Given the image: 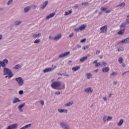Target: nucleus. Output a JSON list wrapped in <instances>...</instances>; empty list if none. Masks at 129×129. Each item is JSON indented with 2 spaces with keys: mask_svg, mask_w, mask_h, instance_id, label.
Segmentation results:
<instances>
[{
  "mask_svg": "<svg viewBox=\"0 0 129 129\" xmlns=\"http://www.w3.org/2000/svg\"><path fill=\"white\" fill-rule=\"evenodd\" d=\"M51 87L53 89L63 90V89H65V84H61L60 81H54L51 84Z\"/></svg>",
  "mask_w": 129,
  "mask_h": 129,
  "instance_id": "f257e3e1",
  "label": "nucleus"
},
{
  "mask_svg": "<svg viewBox=\"0 0 129 129\" xmlns=\"http://www.w3.org/2000/svg\"><path fill=\"white\" fill-rule=\"evenodd\" d=\"M3 74L4 75H6L5 78H8V79H11L14 76V74L12 72V70L6 67L3 69Z\"/></svg>",
  "mask_w": 129,
  "mask_h": 129,
  "instance_id": "f03ea898",
  "label": "nucleus"
},
{
  "mask_svg": "<svg viewBox=\"0 0 129 129\" xmlns=\"http://www.w3.org/2000/svg\"><path fill=\"white\" fill-rule=\"evenodd\" d=\"M9 64V60L7 58L4 59L3 61H0V69L1 67H3V69Z\"/></svg>",
  "mask_w": 129,
  "mask_h": 129,
  "instance_id": "7ed1b4c3",
  "label": "nucleus"
},
{
  "mask_svg": "<svg viewBox=\"0 0 129 129\" xmlns=\"http://www.w3.org/2000/svg\"><path fill=\"white\" fill-rule=\"evenodd\" d=\"M59 125L63 129H70V126L67 122H61Z\"/></svg>",
  "mask_w": 129,
  "mask_h": 129,
  "instance_id": "20e7f679",
  "label": "nucleus"
},
{
  "mask_svg": "<svg viewBox=\"0 0 129 129\" xmlns=\"http://www.w3.org/2000/svg\"><path fill=\"white\" fill-rule=\"evenodd\" d=\"M16 81L18 83V86H23L24 85V80L21 77L16 78Z\"/></svg>",
  "mask_w": 129,
  "mask_h": 129,
  "instance_id": "39448f33",
  "label": "nucleus"
},
{
  "mask_svg": "<svg viewBox=\"0 0 129 129\" xmlns=\"http://www.w3.org/2000/svg\"><path fill=\"white\" fill-rule=\"evenodd\" d=\"M100 34H105L107 33V25H105L100 28Z\"/></svg>",
  "mask_w": 129,
  "mask_h": 129,
  "instance_id": "423d86ee",
  "label": "nucleus"
},
{
  "mask_svg": "<svg viewBox=\"0 0 129 129\" xmlns=\"http://www.w3.org/2000/svg\"><path fill=\"white\" fill-rule=\"evenodd\" d=\"M111 119H112V117L111 116L104 115L103 117V121H104V122H105V121H109V120H111Z\"/></svg>",
  "mask_w": 129,
  "mask_h": 129,
  "instance_id": "0eeeda50",
  "label": "nucleus"
},
{
  "mask_svg": "<svg viewBox=\"0 0 129 129\" xmlns=\"http://www.w3.org/2000/svg\"><path fill=\"white\" fill-rule=\"evenodd\" d=\"M69 55H70V51H67L63 53L59 54V58H64V57L69 56Z\"/></svg>",
  "mask_w": 129,
  "mask_h": 129,
  "instance_id": "6e6552de",
  "label": "nucleus"
},
{
  "mask_svg": "<svg viewBox=\"0 0 129 129\" xmlns=\"http://www.w3.org/2000/svg\"><path fill=\"white\" fill-rule=\"evenodd\" d=\"M18 128V124L14 123L11 125H10L7 129H17Z\"/></svg>",
  "mask_w": 129,
  "mask_h": 129,
  "instance_id": "1a4fd4ad",
  "label": "nucleus"
},
{
  "mask_svg": "<svg viewBox=\"0 0 129 129\" xmlns=\"http://www.w3.org/2000/svg\"><path fill=\"white\" fill-rule=\"evenodd\" d=\"M48 5V1H45L43 4L40 5L39 10H44Z\"/></svg>",
  "mask_w": 129,
  "mask_h": 129,
  "instance_id": "9d476101",
  "label": "nucleus"
},
{
  "mask_svg": "<svg viewBox=\"0 0 129 129\" xmlns=\"http://www.w3.org/2000/svg\"><path fill=\"white\" fill-rule=\"evenodd\" d=\"M85 92L86 93H91L92 92H93V89L91 87H88L85 89Z\"/></svg>",
  "mask_w": 129,
  "mask_h": 129,
  "instance_id": "9b49d317",
  "label": "nucleus"
},
{
  "mask_svg": "<svg viewBox=\"0 0 129 129\" xmlns=\"http://www.w3.org/2000/svg\"><path fill=\"white\" fill-rule=\"evenodd\" d=\"M57 111L59 113H67L68 110L67 109H58Z\"/></svg>",
  "mask_w": 129,
  "mask_h": 129,
  "instance_id": "f8f14e48",
  "label": "nucleus"
},
{
  "mask_svg": "<svg viewBox=\"0 0 129 129\" xmlns=\"http://www.w3.org/2000/svg\"><path fill=\"white\" fill-rule=\"evenodd\" d=\"M25 105H26V103H23L18 106V109H19V111H20V112H23V111H24V110H23V109H22V108H23V107H24V106H25Z\"/></svg>",
  "mask_w": 129,
  "mask_h": 129,
  "instance_id": "ddd939ff",
  "label": "nucleus"
},
{
  "mask_svg": "<svg viewBox=\"0 0 129 129\" xmlns=\"http://www.w3.org/2000/svg\"><path fill=\"white\" fill-rule=\"evenodd\" d=\"M53 70H54V69L52 68H47L43 70V72H44V73H47V72H51V71H53Z\"/></svg>",
  "mask_w": 129,
  "mask_h": 129,
  "instance_id": "4468645a",
  "label": "nucleus"
},
{
  "mask_svg": "<svg viewBox=\"0 0 129 129\" xmlns=\"http://www.w3.org/2000/svg\"><path fill=\"white\" fill-rule=\"evenodd\" d=\"M61 38H62V34H59L54 37H53V40H54V41H58L59 40H60V39H61Z\"/></svg>",
  "mask_w": 129,
  "mask_h": 129,
  "instance_id": "2eb2a0df",
  "label": "nucleus"
},
{
  "mask_svg": "<svg viewBox=\"0 0 129 129\" xmlns=\"http://www.w3.org/2000/svg\"><path fill=\"white\" fill-rule=\"evenodd\" d=\"M119 43H121L122 44H128L129 43V38H126L125 39L122 40Z\"/></svg>",
  "mask_w": 129,
  "mask_h": 129,
  "instance_id": "dca6fc26",
  "label": "nucleus"
},
{
  "mask_svg": "<svg viewBox=\"0 0 129 129\" xmlns=\"http://www.w3.org/2000/svg\"><path fill=\"white\" fill-rule=\"evenodd\" d=\"M21 101H22L21 100H20V99L18 97H15L14 98V100L12 102V103H13V104H15V103H18V102H21Z\"/></svg>",
  "mask_w": 129,
  "mask_h": 129,
  "instance_id": "f3484780",
  "label": "nucleus"
},
{
  "mask_svg": "<svg viewBox=\"0 0 129 129\" xmlns=\"http://www.w3.org/2000/svg\"><path fill=\"white\" fill-rule=\"evenodd\" d=\"M55 15H56L55 13L50 14L49 15L46 16V20H49V19H51V18H53L54 16H55Z\"/></svg>",
  "mask_w": 129,
  "mask_h": 129,
  "instance_id": "a211bd4d",
  "label": "nucleus"
},
{
  "mask_svg": "<svg viewBox=\"0 0 129 129\" xmlns=\"http://www.w3.org/2000/svg\"><path fill=\"white\" fill-rule=\"evenodd\" d=\"M73 103H74V102H73V101H71L70 102H68L66 105L65 106L66 107H68L69 106H71V105H72L73 104Z\"/></svg>",
  "mask_w": 129,
  "mask_h": 129,
  "instance_id": "6ab92c4d",
  "label": "nucleus"
},
{
  "mask_svg": "<svg viewBox=\"0 0 129 129\" xmlns=\"http://www.w3.org/2000/svg\"><path fill=\"white\" fill-rule=\"evenodd\" d=\"M42 35L41 34V33H38L37 34H34L33 35L32 37L33 38H34V39H37V38H40V37Z\"/></svg>",
  "mask_w": 129,
  "mask_h": 129,
  "instance_id": "aec40b11",
  "label": "nucleus"
},
{
  "mask_svg": "<svg viewBox=\"0 0 129 129\" xmlns=\"http://www.w3.org/2000/svg\"><path fill=\"white\" fill-rule=\"evenodd\" d=\"M31 10V7L30 6H27L25 7L24 9V13H28Z\"/></svg>",
  "mask_w": 129,
  "mask_h": 129,
  "instance_id": "412c9836",
  "label": "nucleus"
},
{
  "mask_svg": "<svg viewBox=\"0 0 129 129\" xmlns=\"http://www.w3.org/2000/svg\"><path fill=\"white\" fill-rule=\"evenodd\" d=\"M80 31H83V30H85L86 28V25L83 24L80 26L79 27Z\"/></svg>",
  "mask_w": 129,
  "mask_h": 129,
  "instance_id": "4be33fe9",
  "label": "nucleus"
},
{
  "mask_svg": "<svg viewBox=\"0 0 129 129\" xmlns=\"http://www.w3.org/2000/svg\"><path fill=\"white\" fill-rule=\"evenodd\" d=\"M102 72L106 73L108 72L109 71V68L108 67H105L102 69Z\"/></svg>",
  "mask_w": 129,
  "mask_h": 129,
  "instance_id": "5701e85b",
  "label": "nucleus"
},
{
  "mask_svg": "<svg viewBox=\"0 0 129 129\" xmlns=\"http://www.w3.org/2000/svg\"><path fill=\"white\" fill-rule=\"evenodd\" d=\"M22 66L21 64H17L13 68V69H16V70H18L19 69H21Z\"/></svg>",
  "mask_w": 129,
  "mask_h": 129,
  "instance_id": "b1692460",
  "label": "nucleus"
},
{
  "mask_svg": "<svg viewBox=\"0 0 129 129\" xmlns=\"http://www.w3.org/2000/svg\"><path fill=\"white\" fill-rule=\"evenodd\" d=\"M124 34V28L119 30L118 32H117V34L118 35H123Z\"/></svg>",
  "mask_w": 129,
  "mask_h": 129,
  "instance_id": "393cba45",
  "label": "nucleus"
},
{
  "mask_svg": "<svg viewBox=\"0 0 129 129\" xmlns=\"http://www.w3.org/2000/svg\"><path fill=\"white\" fill-rule=\"evenodd\" d=\"M122 123H123V119H121L119 122L117 123V126H121V125H122Z\"/></svg>",
  "mask_w": 129,
  "mask_h": 129,
  "instance_id": "a878e982",
  "label": "nucleus"
},
{
  "mask_svg": "<svg viewBox=\"0 0 129 129\" xmlns=\"http://www.w3.org/2000/svg\"><path fill=\"white\" fill-rule=\"evenodd\" d=\"M22 23H23V21H17L15 22V26H20V25H21Z\"/></svg>",
  "mask_w": 129,
  "mask_h": 129,
  "instance_id": "bb28decb",
  "label": "nucleus"
},
{
  "mask_svg": "<svg viewBox=\"0 0 129 129\" xmlns=\"http://www.w3.org/2000/svg\"><path fill=\"white\" fill-rule=\"evenodd\" d=\"M124 6H125V3H122L119 5H117L116 7V8H124Z\"/></svg>",
  "mask_w": 129,
  "mask_h": 129,
  "instance_id": "cd10ccee",
  "label": "nucleus"
},
{
  "mask_svg": "<svg viewBox=\"0 0 129 129\" xmlns=\"http://www.w3.org/2000/svg\"><path fill=\"white\" fill-rule=\"evenodd\" d=\"M87 79H90L92 78V74L90 73H88L86 74Z\"/></svg>",
  "mask_w": 129,
  "mask_h": 129,
  "instance_id": "c85d7f7f",
  "label": "nucleus"
},
{
  "mask_svg": "<svg viewBox=\"0 0 129 129\" xmlns=\"http://www.w3.org/2000/svg\"><path fill=\"white\" fill-rule=\"evenodd\" d=\"M73 71H78V70H79L80 69V67L76 66L75 67L72 68Z\"/></svg>",
  "mask_w": 129,
  "mask_h": 129,
  "instance_id": "c756f323",
  "label": "nucleus"
},
{
  "mask_svg": "<svg viewBox=\"0 0 129 129\" xmlns=\"http://www.w3.org/2000/svg\"><path fill=\"white\" fill-rule=\"evenodd\" d=\"M85 60H87V56H84L80 59V62H83L85 61Z\"/></svg>",
  "mask_w": 129,
  "mask_h": 129,
  "instance_id": "7c9ffc66",
  "label": "nucleus"
},
{
  "mask_svg": "<svg viewBox=\"0 0 129 129\" xmlns=\"http://www.w3.org/2000/svg\"><path fill=\"white\" fill-rule=\"evenodd\" d=\"M72 14V10H70L69 12H65L64 16H68V15H71Z\"/></svg>",
  "mask_w": 129,
  "mask_h": 129,
  "instance_id": "2f4dec72",
  "label": "nucleus"
},
{
  "mask_svg": "<svg viewBox=\"0 0 129 129\" xmlns=\"http://www.w3.org/2000/svg\"><path fill=\"white\" fill-rule=\"evenodd\" d=\"M122 51H124V48H123L122 46L119 47L118 49V52H121Z\"/></svg>",
  "mask_w": 129,
  "mask_h": 129,
  "instance_id": "473e14b6",
  "label": "nucleus"
},
{
  "mask_svg": "<svg viewBox=\"0 0 129 129\" xmlns=\"http://www.w3.org/2000/svg\"><path fill=\"white\" fill-rule=\"evenodd\" d=\"M118 62L120 63V64H121L122 62H123V58L122 57H119L118 60Z\"/></svg>",
  "mask_w": 129,
  "mask_h": 129,
  "instance_id": "72a5a7b5",
  "label": "nucleus"
},
{
  "mask_svg": "<svg viewBox=\"0 0 129 129\" xmlns=\"http://www.w3.org/2000/svg\"><path fill=\"white\" fill-rule=\"evenodd\" d=\"M116 75H117V72H114L110 74V76H115Z\"/></svg>",
  "mask_w": 129,
  "mask_h": 129,
  "instance_id": "f704fd0d",
  "label": "nucleus"
},
{
  "mask_svg": "<svg viewBox=\"0 0 129 129\" xmlns=\"http://www.w3.org/2000/svg\"><path fill=\"white\" fill-rule=\"evenodd\" d=\"M40 42V39H36L34 41V44H39Z\"/></svg>",
  "mask_w": 129,
  "mask_h": 129,
  "instance_id": "c9c22d12",
  "label": "nucleus"
},
{
  "mask_svg": "<svg viewBox=\"0 0 129 129\" xmlns=\"http://www.w3.org/2000/svg\"><path fill=\"white\" fill-rule=\"evenodd\" d=\"M31 125H32V124H28L26 125H25L24 126V128L26 129V128H29V127H30L31 126Z\"/></svg>",
  "mask_w": 129,
  "mask_h": 129,
  "instance_id": "e433bc0d",
  "label": "nucleus"
},
{
  "mask_svg": "<svg viewBox=\"0 0 129 129\" xmlns=\"http://www.w3.org/2000/svg\"><path fill=\"white\" fill-rule=\"evenodd\" d=\"M13 4V0H9L7 2V5L10 6V5H12Z\"/></svg>",
  "mask_w": 129,
  "mask_h": 129,
  "instance_id": "4c0bfd02",
  "label": "nucleus"
},
{
  "mask_svg": "<svg viewBox=\"0 0 129 129\" xmlns=\"http://www.w3.org/2000/svg\"><path fill=\"white\" fill-rule=\"evenodd\" d=\"M100 10H101V11H102L103 12H106V10H107V8L101 7Z\"/></svg>",
  "mask_w": 129,
  "mask_h": 129,
  "instance_id": "58836bf2",
  "label": "nucleus"
},
{
  "mask_svg": "<svg viewBox=\"0 0 129 129\" xmlns=\"http://www.w3.org/2000/svg\"><path fill=\"white\" fill-rule=\"evenodd\" d=\"M99 66H101V63L100 62H97L96 64H95V67H98Z\"/></svg>",
  "mask_w": 129,
  "mask_h": 129,
  "instance_id": "ea45409f",
  "label": "nucleus"
},
{
  "mask_svg": "<svg viewBox=\"0 0 129 129\" xmlns=\"http://www.w3.org/2000/svg\"><path fill=\"white\" fill-rule=\"evenodd\" d=\"M106 65H107V63L105 62H103L101 64V66H106Z\"/></svg>",
  "mask_w": 129,
  "mask_h": 129,
  "instance_id": "a19ab883",
  "label": "nucleus"
},
{
  "mask_svg": "<svg viewBox=\"0 0 129 129\" xmlns=\"http://www.w3.org/2000/svg\"><path fill=\"white\" fill-rule=\"evenodd\" d=\"M61 93H62V91L61 92L57 91V92H55V94L56 95H59L61 94Z\"/></svg>",
  "mask_w": 129,
  "mask_h": 129,
  "instance_id": "79ce46f5",
  "label": "nucleus"
},
{
  "mask_svg": "<svg viewBox=\"0 0 129 129\" xmlns=\"http://www.w3.org/2000/svg\"><path fill=\"white\" fill-rule=\"evenodd\" d=\"M89 48V45H87L86 46H83V49L84 50H86V49H88Z\"/></svg>",
  "mask_w": 129,
  "mask_h": 129,
  "instance_id": "37998d69",
  "label": "nucleus"
},
{
  "mask_svg": "<svg viewBox=\"0 0 129 129\" xmlns=\"http://www.w3.org/2000/svg\"><path fill=\"white\" fill-rule=\"evenodd\" d=\"M75 32H79L80 30V29L79 28H76L74 29Z\"/></svg>",
  "mask_w": 129,
  "mask_h": 129,
  "instance_id": "c03bdc74",
  "label": "nucleus"
},
{
  "mask_svg": "<svg viewBox=\"0 0 129 129\" xmlns=\"http://www.w3.org/2000/svg\"><path fill=\"white\" fill-rule=\"evenodd\" d=\"M86 41V39L84 38L81 41V43H85V41Z\"/></svg>",
  "mask_w": 129,
  "mask_h": 129,
  "instance_id": "a18cd8bd",
  "label": "nucleus"
},
{
  "mask_svg": "<svg viewBox=\"0 0 129 129\" xmlns=\"http://www.w3.org/2000/svg\"><path fill=\"white\" fill-rule=\"evenodd\" d=\"M23 93H24V91L23 90H20V91H19V94L22 95V94H23Z\"/></svg>",
  "mask_w": 129,
  "mask_h": 129,
  "instance_id": "49530a36",
  "label": "nucleus"
},
{
  "mask_svg": "<svg viewBox=\"0 0 129 129\" xmlns=\"http://www.w3.org/2000/svg\"><path fill=\"white\" fill-rule=\"evenodd\" d=\"M120 27V28H124L125 27V24H121Z\"/></svg>",
  "mask_w": 129,
  "mask_h": 129,
  "instance_id": "de8ad7c7",
  "label": "nucleus"
},
{
  "mask_svg": "<svg viewBox=\"0 0 129 129\" xmlns=\"http://www.w3.org/2000/svg\"><path fill=\"white\" fill-rule=\"evenodd\" d=\"M73 36H74V33H72L70 34L69 37L70 38H72V37H73Z\"/></svg>",
  "mask_w": 129,
  "mask_h": 129,
  "instance_id": "09e8293b",
  "label": "nucleus"
},
{
  "mask_svg": "<svg viewBox=\"0 0 129 129\" xmlns=\"http://www.w3.org/2000/svg\"><path fill=\"white\" fill-rule=\"evenodd\" d=\"M40 103H41V105H44L45 102H44L43 100H41V101H40Z\"/></svg>",
  "mask_w": 129,
  "mask_h": 129,
  "instance_id": "8fccbe9b",
  "label": "nucleus"
},
{
  "mask_svg": "<svg viewBox=\"0 0 129 129\" xmlns=\"http://www.w3.org/2000/svg\"><path fill=\"white\" fill-rule=\"evenodd\" d=\"M126 23L125 25H126V24H129V19H126L125 20Z\"/></svg>",
  "mask_w": 129,
  "mask_h": 129,
  "instance_id": "3c124183",
  "label": "nucleus"
},
{
  "mask_svg": "<svg viewBox=\"0 0 129 129\" xmlns=\"http://www.w3.org/2000/svg\"><path fill=\"white\" fill-rule=\"evenodd\" d=\"M78 8H79V5L78 4H77L75 6V9H78Z\"/></svg>",
  "mask_w": 129,
  "mask_h": 129,
  "instance_id": "603ef678",
  "label": "nucleus"
},
{
  "mask_svg": "<svg viewBox=\"0 0 129 129\" xmlns=\"http://www.w3.org/2000/svg\"><path fill=\"white\" fill-rule=\"evenodd\" d=\"M99 53H100V51L97 50L96 52V55H98V54H99Z\"/></svg>",
  "mask_w": 129,
  "mask_h": 129,
  "instance_id": "864d4df0",
  "label": "nucleus"
},
{
  "mask_svg": "<svg viewBox=\"0 0 129 129\" xmlns=\"http://www.w3.org/2000/svg\"><path fill=\"white\" fill-rule=\"evenodd\" d=\"M82 5L83 6H86V5H88V3H83Z\"/></svg>",
  "mask_w": 129,
  "mask_h": 129,
  "instance_id": "5fc2aeb1",
  "label": "nucleus"
},
{
  "mask_svg": "<svg viewBox=\"0 0 129 129\" xmlns=\"http://www.w3.org/2000/svg\"><path fill=\"white\" fill-rule=\"evenodd\" d=\"M98 71H99V70L96 69L94 71V72H95V73H97V72H98Z\"/></svg>",
  "mask_w": 129,
  "mask_h": 129,
  "instance_id": "6e6d98bb",
  "label": "nucleus"
},
{
  "mask_svg": "<svg viewBox=\"0 0 129 129\" xmlns=\"http://www.w3.org/2000/svg\"><path fill=\"white\" fill-rule=\"evenodd\" d=\"M103 100H104V101H107V98L104 97Z\"/></svg>",
  "mask_w": 129,
  "mask_h": 129,
  "instance_id": "4d7b16f0",
  "label": "nucleus"
},
{
  "mask_svg": "<svg viewBox=\"0 0 129 129\" xmlns=\"http://www.w3.org/2000/svg\"><path fill=\"white\" fill-rule=\"evenodd\" d=\"M48 38H49V40H53V37H52V36H49Z\"/></svg>",
  "mask_w": 129,
  "mask_h": 129,
  "instance_id": "13d9d810",
  "label": "nucleus"
},
{
  "mask_svg": "<svg viewBox=\"0 0 129 129\" xmlns=\"http://www.w3.org/2000/svg\"><path fill=\"white\" fill-rule=\"evenodd\" d=\"M81 47V45L79 44L77 45V48H78V49H79V48H80Z\"/></svg>",
  "mask_w": 129,
  "mask_h": 129,
  "instance_id": "bf43d9fd",
  "label": "nucleus"
},
{
  "mask_svg": "<svg viewBox=\"0 0 129 129\" xmlns=\"http://www.w3.org/2000/svg\"><path fill=\"white\" fill-rule=\"evenodd\" d=\"M113 85H116V83H117V81H113Z\"/></svg>",
  "mask_w": 129,
  "mask_h": 129,
  "instance_id": "052dcab7",
  "label": "nucleus"
},
{
  "mask_svg": "<svg viewBox=\"0 0 129 129\" xmlns=\"http://www.w3.org/2000/svg\"><path fill=\"white\" fill-rule=\"evenodd\" d=\"M3 39V35L0 34V40H2Z\"/></svg>",
  "mask_w": 129,
  "mask_h": 129,
  "instance_id": "680f3d73",
  "label": "nucleus"
},
{
  "mask_svg": "<svg viewBox=\"0 0 129 129\" xmlns=\"http://www.w3.org/2000/svg\"><path fill=\"white\" fill-rule=\"evenodd\" d=\"M93 64H96L97 63V60H95L93 62Z\"/></svg>",
  "mask_w": 129,
  "mask_h": 129,
  "instance_id": "e2e57ef3",
  "label": "nucleus"
},
{
  "mask_svg": "<svg viewBox=\"0 0 129 129\" xmlns=\"http://www.w3.org/2000/svg\"><path fill=\"white\" fill-rule=\"evenodd\" d=\"M111 11L109 10V11H106V14H108V13H110Z\"/></svg>",
  "mask_w": 129,
  "mask_h": 129,
  "instance_id": "0e129e2a",
  "label": "nucleus"
},
{
  "mask_svg": "<svg viewBox=\"0 0 129 129\" xmlns=\"http://www.w3.org/2000/svg\"><path fill=\"white\" fill-rule=\"evenodd\" d=\"M122 67H125V64H124V63H121Z\"/></svg>",
  "mask_w": 129,
  "mask_h": 129,
  "instance_id": "69168bd1",
  "label": "nucleus"
},
{
  "mask_svg": "<svg viewBox=\"0 0 129 129\" xmlns=\"http://www.w3.org/2000/svg\"><path fill=\"white\" fill-rule=\"evenodd\" d=\"M126 72H124L123 73H122V76H123V75H124V74H126Z\"/></svg>",
  "mask_w": 129,
  "mask_h": 129,
  "instance_id": "338daca9",
  "label": "nucleus"
},
{
  "mask_svg": "<svg viewBox=\"0 0 129 129\" xmlns=\"http://www.w3.org/2000/svg\"><path fill=\"white\" fill-rule=\"evenodd\" d=\"M33 9L34 10H36V9H37V6H35V5H33Z\"/></svg>",
  "mask_w": 129,
  "mask_h": 129,
  "instance_id": "774afa93",
  "label": "nucleus"
}]
</instances>
